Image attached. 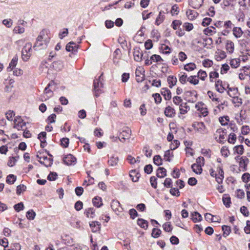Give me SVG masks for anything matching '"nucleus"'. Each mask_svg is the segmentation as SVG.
<instances>
[{"mask_svg": "<svg viewBox=\"0 0 250 250\" xmlns=\"http://www.w3.org/2000/svg\"><path fill=\"white\" fill-rule=\"evenodd\" d=\"M161 94L164 96L166 100H169L171 98V93L170 91L166 88H163L161 89Z\"/></svg>", "mask_w": 250, "mask_h": 250, "instance_id": "obj_22", "label": "nucleus"}, {"mask_svg": "<svg viewBox=\"0 0 250 250\" xmlns=\"http://www.w3.org/2000/svg\"><path fill=\"white\" fill-rule=\"evenodd\" d=\"M50 36L47 32H42L37 38L34 48L36 50L44 49L47 47L50 40Z\"/></svg>", "mask_w": 250, "mask_h": 250, "instance_id": "obj_1", "label": "nucleus"}, {"mask_svg": "<svg viewBox=\"0 0 250 250\" xmlns=\"http://www.w3.org/2000/svg\"><path fill=\"white\" fill-rule=\"evenodd\" d=\"M16 180V176L13 174H10L7 176L6 178V182L9 184H13Z\"/></svg>", "mask_w": 250, "mask_h": 250, "instance_id": "obj_51", "label": "nucleus"}, {"mask_svg": "<svg viewBox=\"0 0 250 250\" xmlns=\"http://www.w3.org/2000/svg\"><path fill=\"white\" fill-rule=\"evenodd\" d=\"M18 58L17 56H15L11 61L9 66L7 67L8 71L12 70L17 65L18 62Z\"/></svg>", "mask_w": 250, "mask_h": 250, "instance_id": "obj_23", "label": "nucleus"}, {"mask_svg": "<svg viewBox=\"0 0 250 250\" xmlns=\"http://www.w3.org/2000/svg\"><path fill=\"white\" fill-rule=\"evenodd\" d=\"M165 12L164 11H160L159 14L156 20V23L157 25L161 24L165 18Z\"/></svg>", "mask_w": 250, "mask_h": 250, "instance_id": "obj_27", "label": "nucleus"}, {"mask_svg": "<svg viewBox=\"0 0 250 250\" xmlns=\"http://www.w3.org/2000/svg\"><path fill=\"white\" fill-rule=\"evenodd\" d=\"M240 62V58L233 59L230 60V65L232 68H236L239 66Z\"/></svg>", "mask_w": 250, "mask_h": 250, "instance_id": "obj_31", "label": "nucleus"}, {"mask_svg": "<svg viewBox=\"0 0 250 250\" xmlns=\"http://www.w3.org/2000/svg\"><path fill=\"white\" fill-rule=\"evenodd\" d=\"M196 76H190L188 78L187 81L190 83L196 85L199 83V80L196 78Z\"/></svg>", "mask_w": 250, "mask_h": 250, "instance_id": "obj_48", "label": "nucleus"}, {"mask_svg": "<svg viewBox=\"0 0 250 250\" xmlns=\"http://www.w3.org/2000/svg\"><path fill=\"white\" fill-rule=\"evenodd\" d=\"M164 113L167 117L170 118H172L176 115L175 109L169 105L165 108Z\"/></svg>", "mask_w": 250, "mask_h": 250, "instance_id": "obj_18", "label": "nucleus"}, {"mask_svg": "<svg viewBox=\"0 0 250 250\" xmlns=\"http://www.w3.org/2000/svg\"><path fill=\"white\" fill-rule=\"evenodd\" d=\"M193 171L196 174H201L202 171V166L200 165L194 164L191 166Z\"/></svg>", "mask_w": 250, "mask_h": 250, "instance_id": "obj_37", "label": "nucleus"}, {"mask_svg": "<svg viewBox=\"0 0 250 250\" xmlns=\"http://www.w3.org/2000/svg\"><path fill=\"white\" fill-rule=\"evenodd\" d=\"M182 22L180 20H174L173 21L171 26L173 30H176L179 29L180 26L181 25Z\"/></svg>", "mask_w": 250, "mask_h": 250, "instance_id": "obj_45", "label": "nucleus"}, {"mask_svg": "<svg viewBox=\"0 0 250 250\" xmlns=\"http://www.w3.org/2000/svg\"><path fill=\"white\" fill-rule=\"evenodd\" d=\"M214 217L216 218V216H213L210 213H207L205 214V218L207 221H211L213 222H218V219H214Z\"/></svg>", "mask_w": 250, "mask_h": 250, "instance_id": "obj_44", "label": "nucleus"}, {"mask_svg": "<svg viewBox=\"0 0 250 250\" xmlns=\"http://www.w3.org/2000/svg\"><path fill=\"white\" fill-rule=\"evenodd\" d=\"M222 229L224 232L223 235L225 237L228 236L231 231L230 227L228 226H223Z\"/></svg>", "mask_w": 250, "mask_h": 250, "instance_id": "obj_56", "label": "nucleus"}, {"mask_svg": "<svg viewBox=\"0 0 250 250\" xmlns=\"http://www.w3.org/2000/svg\"><path fill=\"white\" fill-rule=\"evenodd\" d=\"M160 50L164 54H169L170 53V47L165 43H162L160 47Z\"/></svg>", "mask_w": 250, "mask_h": 250, "instance_id": "obj_38", "label": "nucleus"}, {"mask_svg": "<svg viewBox=\"0 0 250 250\" xmlns=\"http://www.w3.org/2000/svg\"><path fill=\"white\" fill-rule=\"evenodd\" d=\"M208 95L209 98L211 99L213 102H219L220 101L219 98L216 97V94L213 92L208 91Z\"/></svg>", "mask_w": 250, "mask_h": 250, "instance_id": "obj_49", "label": "nucleus"}, {"mask_svg": "<svg viewBox=\"0 0 250 250\" xmlns=\"http://www.w3.org/2000/svg\"><path fill=\"white\" fill-rule=\"evenodd\" d=\"M188 78L187 75L185 73H184L180 76L179 81L181 83L185 84L188 81Z\"/></svg>", "mask_w": 250, "mask_h": 250, "instance_id": "obj_64", "label": "nucleus"}, {"mask_svg": "<svg viewBox=\"0 0 250 250\" xmlns=\"http://www.w3.org/2000/svg\"><path fill=\"white\" fill-rule=\"evenodd\" d=\"M221 153L222 156L227 157L229 154V151L227 146H224L221 149Z\"/></svg>", "mask_w": 250, "mask_h": 250, "instance_id": "obj_55", "label": "nucleus"}, {"mask_svg": "<svg viewBox=\"0 0 250 250\" xmlns=\"http://www.w3.org/2000/svg\"><path fill=\"white\" fill-rule=\"evenodd\" d=\"M167 82L170 88H172L174 85L176 84L177 78L173 76H169L167 77Z\"/></svg>", "mask_w": 250, "mask_h": 250, "instance_id": "obj_30", "label": "nucleus"}, {"mask_svg": "<svg viewBox=\"0 0 250 250\" xmlns=\"http://www.w3.org/2000/svg\"><path fill=\"white\" fill-rule=\"evenodd\" d=\"M118 161V157L113 156L110 158V159L108 161V163L110 166L114 167L117 165Z\"/></svg>", "mask_w": 250, "mask_h": 250, "instance_id": "obj_32", "label": "nucleus"}, {"mask_svg": "<svg viewBox=\"0 0 250 250\" xmlns=\"http://www.w3.org/2000/svg\"><path fill=\"white\" fill-rule=\"evenodd\" d=\"M89 226L93 232H96L100 230L101 223L98 221H92L89 223Z\"/></svg>", "mask_w": 250, "mask_h": 250, "instance_id": "obj_19", "label": "nucleus"}, {"mask_svg": "<svg viewBox=\"0 0 250 250\" xmlns=\"http://www.w3.org/2000/svg\"><path fill=\"white\" fill-rule=\"evenodd\" d=\"M237 161L239 160V165L240 170L244 171L247 170V167L249 163V159L246 157L237 156L235 158Z\"/></svg>", "mask_w": 250, "mask_h": 250, "instance_id": "obj_7", "label": "nucleus"}, {"mask_svg": "<svg viewBox=\"0 0 250 250\" xmlns=\"http://www.w3.org/2000/svg\"><path fill=\"white\" fill-rule=\"evenodd\" d=\"M219 120L222 125H226L229 121V118L228 116L221 117L219 118Z\"/></svg>", "mask_w": 250, "mask_h": 250, "instance_id": "obj_46", "label": "nucleus"}, {"mask_svg": "<svg viewBox=\"0 0 250 250\" xmlns=\"http://www.w3.org/2000/svg\"><path fill=\"white\" fill-rule=\"evenodd\" d=\"M102 75L99 77L98 79L94 80L93 82V87L95 91V96L98 97L100 93H102V90L100 88L103 87V84L101 81V78Z\"/></svg>", "mask_w": 250, "mask_h": 250, "instance_id": "obj_4", "label": "nucleus"}, {"mask_svg": "<svg viewBox=\"0 0 250 250\" xmlns=\"http://www.w3.org/2000/svg\"><path fill=\"white\" fill-rule=\"evenodd\" d=\"M137 224L142 228L146 229L148 227V222L147 221L143 219H138Z\"/></svg>", "mask_w": 250, "mask_h": 250, "instance_id": "obj_34", "label": "nucleus"}, {"mask_svg": "<svg viewBox=\"0 0 250 250\" xmlns=\"http://www.w3.org/2000/svg\"><path fill=\"white\" fill-rule=\"evenodd\" d=\"M51 85V83H49L47 86L45 88L43 94L41 96V101H46L53 96V91L51 89H49V87Z\"/></svg>", "mask_w": 250, "mask_h": 250, "instance_id": "obj_10", "label": "nucleus"}, {"mask_svg": "<svg viewBox=\"0 0 250 250\" xmlns=\"http://www.w3.org/2000/svg\"><path fill=\"white\" fill-rule=\"evenodd\" d=\"M202 219V216L197 211L193 212L191 214V219L195 223L201 221Z\"/></svg>", "mask_w": 250, "mask_h": 250, "instance_id": "obj_29", "label": "nucleus"}, {"mask_svg": "<svg viewBox=\"0 0 250 250\" xmlns=\"http://www.w3.org/2000/svg\"><path fill=\"white\" fill-rule=\"evenodd\" d=\"M7 120L9 121H14L13 117L15 116V114L13 111L9 110L5 114Z\"/></svg>", "mask_w": 250, "mask_h": 250, "instance_id": "obj_57", "label": "nucleus"}, {"mask_svg": "<svg viewBox=\"0 0 250 250\" xmlns=\"http://www.w3.org/2000/svg\"><path fill=\"white\" fill-rule=\"evenodd\" d=\"M14 128L18 130H24L26 128V123L23 121L21 116H18L14 119Z\"/></svg>", "mask_w": 250, "mask_h": 250, "instance_id": "obj_3", "label": "nucleus"}, {"mask_svg": "<svg viewBox=\"0 0 250 250\" xmlns=\"http://www.w3.org/2000/svg\"><path fill=\"white\" fill-rule=\"evenodd\" d=\"M139 173L135 170H132L130 171L129 176L131 178L133 182H136L138 181L139 176Z\"/></svg>", "mask_w": 250, "mask_h": 250, "instance_id": "obj_36", "label": "nucleus"}, {"mask_svg": "<svg viewBox=\"0 0 250 250\" xmlns=\"http://www.w3.org/2000/svg\"><path fill=\"white\" fill-rule=\"evenodd\" d=\"M133 56L135 61L141 62L142 61L143 54L139 47H136L134 48Z\"/></svg>", "mask_w": 250, "mask_h": 250, "instance_id": "obj_14", "label": "nucleus"}, {"mask_svg": "<svg viewBox=\"0 0 250 250\" xmlns=\"http://www.w3.org/2000/svg\"><path fill=\"white\" fill-rule=\"evenodd\" d=\"M153 162L157 166L162 165V159L160 155H155L153 158Z\"/></svg>", "mask_w": 250, "mask_h": 250, "instance_id": "obj_53", "label": "nucleus"}, {"mask_svg": "<svg viewBox=\"0 0 250 250\" xmlns=\"http://www.w3.org/2000/svg\"><path fill=\"white\" fill-rule=\"evenodd\" d=\"M95 210L94 208H89L85 209L84 214L87 217L89 218H93L95 216Z\"/></svg>", "mask_w": 250, "mask_h": 250, "instance_id": "obj_25", "label": "nucleus"}, {"mask_svg": "<svg viewBox=\"0 0 250 250\" xmlns=\"http://www.w3.org/2000/svg\"><path fill=\"white\" fill-rule=\"evenodd\" d=\"M66 50L68 52L75 53L77 52L78 45L73 42H70L66 45Z\"/></svg>", "mask_w": 250, "mask_h": 250, "instance_id": "obj_16", "label": "nucleus"}, {"mask_svg": "<svg viewBox=\"0 0 250 250\" xmlns=\"http://www.w3.org/2000/svg\"><path fill=\"white\" fill-rule=\"evenodd\" d=\"M127 160L128 161V162L130 164H131V165L134 164L136 163H139L140 162V157H137V158L136 159V158H135L134 157H132L131 155H128L127 156Z\"/></svg>", "mask_w": 250, "mask_h": 250, "instance_id": "obj_42", "label": "nucleus"}, {"mask_svg": "<svg viewBox=\"0 0 250 250\" xmlns=\"http://www.w3.org/2000/svg\"><path fill=\"white\" fill-rule=\"evenodd\" d=\"M209 80L210 82H213L214 79L219 77V73L216 71H211L209 74Z\"/></svg>", "mask_w": 250, "mask_h": 250, "instance_id": "obj_52", "label": "nucleus"}, {"mask_svg": "<svg viewBox=\"0 0 250 250\" xmlns=\"http://www.w3.org/2000/svg\"><path fill=\"white\" fill-rule=\"evenodd\" d=\"M195 108L200 111V113L204 117L208 114V109L204 104L202 102L198 103L195 105Z\"/></svg>", "mask_w": 250, "mask_h": 250, "instance_id": "obj_12", "label": "nucleus"}, {"mask_svg": "<svg viewBox=\"0 0 250 250\" xmlns=\"http://www.w3.org/2000/svg\"><path fill=\"white\" fill-rule=\"evenodd\" d=\"M151 60L153 62H159L163 61V60L160 55H153L151 57Z\"/></svg>", "mask_w": 250, "mask_h": 250, "instance_id": "obj_47", "label": "nucleus"}, {"mask_svg": "<svg viewBox=\"0 0 250 250\" xmlns=\"http://www.w3.org/2000/svg\"><path fill=\"white\" fill-rule=\"evenodd\" d=\"M226 49L229 54L232 53L234 50V43L230 41H227L226 43Z\"/></svg>", "mask_w": 250, "mask_h": 250, "instance_id": "obj_24", "label": "nucleus"}, {"mask_svg": "<svg viewBox=\"0 0 250 250\" xmlns=\"http://www.w3.org/2000/svg\"><path fill=\"white\" fill-rule=\"evenodd\" d=\"M111 208L113 211L117 215H119L123 210L120 202L118 200H114L111 203Z\"/></svg>", "mask_w": 250, "mask_h": 250, "instance_id": "obj_9", "label": "nucleus"}, {"mask_svg": "<svg viewBox=\"0 0 250 250\" xmlns=\"http://www.w3.org/2000/svg\"><path fill=\"white\" fill-rule=\"evenodd\" d=\"M196 67V64L192 62L187 63L184 66L185 70L188 71H192L194 70Z\"/></svg>", "mask_w": 250, "mask_h": 250, "instance_id": "obj_41", "label": "nucleus"}, {"mask_svg": "<svg viewBox=\"0 0 250 250\" xmlns=\"http://www.w3.org/2000/svg\"><path fill=\"white\" fill-rule=\"evenodd\" d=\"M129 214L130 218H131L132 219H134L138 215L137 212L134 208L130 209L129 210Z\"/></svg>", "mask_w": 250, "mask_h": 250, "instance_id": "obj_63", "label": "nucleus"}, {"mask_svg": "<svg viewBox=\"0 0 250 250\" xmlns=\"http://www.w3.org/2000/svg\"><path fill=\"white\" fill-rule=\"evenodd\" d=\"M225 26L226 28L228 29H231V28H233V31H237V29L240 30V28L234 27L232 23L229 21H227L225 23Z\"/></svg>", "mask_w": 250, "mask_h": 250, "instance_id": "obj_40", "label": "nucleus"}, {"mask_svg": "<svg viewBox=\"0 0 250 250\" xmlns=\"http://www.w3.org/2000/svg\"><path fill=\"white\" fill-rule=\"evenodd\" d=\"M131 133V131L128 127H124L119 137V140L122 142H124L125 139H128L130 138Z\"/></svg>", "mask_w": 250, "mask_h": 250, "instance_id": "obj_6", "label": "nucleus"}, {"mask_svg": "<svg viewBox=\"0 0 250 250\" xmlns=\"http://www.w3.org/2000/svg\"><path fill=\"white\" fill-rule=\"evenodd\" d=\"M93 205L97 207L100 208L103 205L102 199L100 197L96 196L92 199Z\"/></svg>", "mask_w": 250, "mask_h": 250, "instance_id": "obj_26", "label": "nucleus"}, {"mask_svg": "<svg viewBox=\"0 0 250 250\" xmlns=\"http://www.w3.org/2000/svg\"><path fill=\"white\" fill-rule=\"evenodd\" d=\"M204 0H190L189 4L195 9L199 8L203 4Z\"/></svg>", "mask_w": 250, "mask_h": 250, "instance_id": "obj_20", "label": "nucleus"}, {"mask_svg": "<svg viewBox=\"0 0 250 250\" xmlns=\"http://www.w3.org/2000/svg\"><path fill=\"white\" fill-rule=\"evenodd\" d=\"M53 66L56 70H61L62 68V62L61 61L54 62L53 63Z\"/></svg>", "mask_w": 250, "mask_h": 250, "instance_id": "obj_50", "label": "nucleus"}, {"mask_svg": "<svg viewBox=\"0 0 250 250\" xmlns=\"http://www.w3.org/2000/svg\"><path fill=\"white\" fill-rule=\"evenodd\" d=\"M36 216V213L33 210H29L26 212V217L29 220H33Z\"/></svg>", "mask_w": 250, "mask_h": 250, "instance_id": "obj_54", "label": "nucleus"}, {"mask_svg": "<svg viewBox=\"0 0 250 250\" xmlns=\"http://www.w3.org/2000/svg\"><path fill=\"white\" fill-rule=\"evenodd\" d=\"M145 70L142 66H138L135 71L136 80L137 82H142L145 78Z\"/></svg>", "mask_w": 250, "mask_h": 250, "instance_id": "obj_8", "label": "nucleus"}, {"mask_svg": "<svg viewBox=\"0 0 250 250\" xmlns=\"http://www.w3.org/2000/svg\"><path fill=\"white\" fill-rule=\"evenodd\" d=\"M167 175V170L164 167H159L157 169V176L159 178H163Z\"/></svg>", "mask_w": 250, "mask_h": 250, "instance_id": "obj_33", "label": "nucleus"}, {"mask_svg": "<svg viewBox=\"0 0 250 250\" xmlns=\"http://www.w3.org/2000/svg\"><path fill=\"white\" fill-rule=\"evenodd\" d=\"M63 161L65 164L69 166L75 164L76 159L72 154H68L63 158Z\"/></svg>", "mask_w": 250, "mask_h": 250, "instance_id": "obj_17", "label": "nucleus"}, {"mask_svg": "<svg viewBox=\"0 0 250 250\" xmlns=\"http://www.w3.org/2000/svg\"><path fill=\"white\" fill-rule=\"evenodd\" d=\"M37 157L39 159V162L46 167H50L53 164V160L47 156H39L38 155Z\"/></svg>", "mask_w": 250, "mask_h": 250, "instance_id": "obj_13", "label": "nucleus"}, {"mask_svg": "<svg viewBox=\"0 0 250 250\" xmlns=\"http://www.w3.org/2000/svg\"><path fill=\"white\" fill-rule=\"evenodd\" d=\"M214 136L216 141L220 144H223L225 141L226 132L222 128L218 129L214 133Z\"/></svg>", "mask_w": 250, "mask_h": 250, "instance_id": "obj_5", "label": "nucleus"}, {"mask_svg": "<svg viewBox=\"0 0 250 250\" xmlns=\"http://www.w3.org/2000/svg\"><path fill=\"white\" fill-rule=\"evenodd\" d=\"M180 144V143L178 140H174L173 141V142L170 144V150H172L175 149L179 146Z\"/></svg>", "mask_w": 250, "mask_h": 250, "instance_id": "obj_59", "label": "nucleus"}, {"mask_svg": "<svg viewBox=\"0 0 250 250\" xmlns=\"http://www.w3.org/2000/svg\"><path fill=\"white\" fill-rule=\"evenodd\" d=\"M179 109L181 114H185L187 113L188 110L189 109V107L187 105L186 103H185L183 104H180Z\"/></svg>", "mask_w": 250, "mask_h": 250, "instance_id": "obj_39", "label": "nucleus"}, {"mask_svg": "<svg viewBox=\"0 0 250 250\" xmlns=\"http://www.w3.org/2000/svg\"><path fill=\"white\" fill-rule=\"evenodd\" d=\"M197 77L202 81H205L207 77V73L205 71L200 70L197 73Z\"/></svg>", "mask_w": 250, "mask_h": 250, "instance_id": "obj_43", "label": "nucleus"}, {"mask_svg": "<svg viewBox=\"0 0 250 250\" xmlns=\"http://www.w3.org/2000/svg\"><path fill=\"white\" fill-rule=\"evenodd\" d=\"M223 202L227 208L230 207L231 204L230 198L228 194H225L223 196Z\"/></svg>", "mask_w": 250, "mask_h": 250, "instance_id": "obj_28", "label": "nucleus"}, {"mask_svg": "<svg viewBox=\"0 0 250 250\" xmlns=\"http://www.w3.org/2000/svg\"><path fill=\"white\" fill-rule=\"evenodd\" d=\"M161 233V230L160 229L154 228L152 232V236L154 238L158 237Z\"/></svg>", "mask_w": 250, "mask_h": 250, "instance_id": "obj_60", "label": "nucleus"}, {"mask_svg": "<svg viewBox=\"0 0 250 250\" xmlns=\"http://www.w3.org/2000/svg\"><path fill=\"white\" fill-rule=\"evenodd\" d=\"M215 87L216 91L221 93H223L226 90L225 84L220 80L215 81Z\"/></svg>", "mask_w": 250, "mask_h": 250, "instance_id": "obj_15", "label": "nucleus"}, {"mask_svg": "<svg viewBox=\"0 0 250 250\" xmlns=\"http://www.w3.org/2000/svg\"><path fill=\"white\" fill-rule=\"evenodd\" d=\"M192 126L195 130L201 134H204L207 132V128L203 122H195Z\"/></svg>", "mask_w": 250, "mask_h": 250, "instance_id": "obj_11", "label": "nucleus"}, {"mask_svg": "<svg viewBox=\"0 0 250 250\" xmlns=\"http://www.w3.org/2000/svg\"><path fill=\"white\" fill-rule=\"evenodd\" d=\"M32 52V44L26 43L22 49V59L24 61H27L31 57Z\"/></svg>", "mask_w": 250, "mask_h": 250, "instance_id": "obj_2", "label": "nucleus"}, {"mask_svg": "<svg viewBox=\"0 0 250 250\" xmlns=\"http://www.w3.org/2000/svg\"><path fill=\"white\" fill-rule=\"evenodd\" d=\"M226 57V53L225 51L221 50H218L215 54V59L217 61H220L225 59Z\"/></svg>", "mask_w": 250, "mask_h": 250, "instance_id": "obj_21", "label": "nucleus"}, {"mask_svg": "<svg viewBox=\"0 0 250 250\" xmlns=\"http://www.w3.org/2000/svg\"><path fill=\"white\" fill-rule=\"evenodd\" d=\"M234 152L238 154H242L244 152V147L242 145L236 146L234 148Z\"/></svg>", "mask_w": 250, "mask_h": 250, "instance_id": "obj_58", "label": "nucleus"}, {"mask_svg": "<svg viewBox=\"0 0 250 250\" xmlns=\"http://www.w3.org/2000/svg\"><path fill=\"white\" fill-rule=\"evenodd\" d=\"M182 101L183 100L180 97L174 96L173 98V102L176 105H179L180 106V104H183Z\"/></svg>", "mask_w": 250, "mask_h": 250, "instance_id": "obj_61", "label": "nucleus"}, {"mask_svg": "<svg viewBox=\"0 0 250 250\" xmlns=\"http://www.w3.org/2000/svg\"><path fill=\"white\" fill-rule=\"evenodd\" d=\"M228 94L230 97H235L238 95V89L235 87L229 88Z\"/></svg>", "mask_w": 250, "mask_h": 250, "instance_id": "obj_35", "label": "nucleus"}, {"mask_svg": "<svg viewBox=\"0 0 250 250\" xmlns=\"http://www.w3.org/2000/svg\"><path fill=\"white\" fill-rule=\"evenodd\" d=\"M163 228L164 230L167 232H170L172 229V227L169 222L164 224L163 225Z\"/></svg>", "mask_w": 250, "mask_h": 250, "instance_id": "obj_62", "label": "nucleus"}]
</instances>
